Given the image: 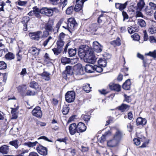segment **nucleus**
<instances>
[{"mask_svg": "<svg viewBox=\"0 0 156 156\" xmlns=\"http://www.w3.org/2000/svg\"><path fill=\"white\" fill-rule=\"evenodd\" d=\"M93 46L94 51L97 52H100L102 50L103 46L96 41L93 42Z\"/></svg>", "mask_w": 156, "mask_h": 156, "instance_id": "6e6552de", "label": "nucleus"}, {"mask_svg": "<svg viewBox=\"0 0 156 156\" xmlns=\"http://www.w3.org/2000/svg\"><path fill=\"white\" fill-rule=\"evenodd\" d=\"M78 59L77 58H73L72 59L69 58V63L72 64H74L76 63L78 61Z\"/></svg>", "mask_w": 156, "mask_h": 156, "instance_id": "864d4df0", "label": "nucleus"}, {"mask_svg": "<svg viewBox=\"0 0 156 156\" xmlns=\"http://www.w3.org/2000/svg\"><path fill=\"white\" fill-rule=\"evenodd\" d=\"M53 40V39L52 37L50 36L48 39L45 40L44 42L43 45L44 47H45L48 43H49L51 42Z\"/></svg>", "mask_w": 156, "mask_h": 156, "instance_id": "72a5a7b5", "label": "nucleus"}, {"mask_svg": "<svg viewBox=\"0 0 156 156\" xmlns=\"http://www.w3.org/2000/svg\"><path fill=\"white\" fill-rule=\"evenodd\" d=\"M131 37L133 40L136 41H139L140 39V36L136 33H135L131 35Z\"/></svg>", "mask_w": 156, "mask_h": 156, "instance_id": "37998d69", "label": "nucleus"}, {"mask_svg": "<svg viewBox=\"0 0 156 156\" xmlns=\"http://www.w3.org/2000/svg\"><path fill=\"white\" fill-rule=\"evenodd\" d=\"M35 94V92L34 91L30 90H28L26 94V95L27 96L34 95Z\"/></svg>", "mask_w": 156, "mask_h": 156, "instance_id": "bf43d9fd", "label": "nucleus"}, {"mask_svg": "<svg viewBox=\"0 0 156 156\" xmlns=\"http://www.w3.org/2000/svg\"><path fill=\"white\" fill-rule=\"evenodd\" d=\"M43 33L41 31H37L29 34V36L30 38L35 41H38L41 37H43Z\"/></svg>", "mask_w": 156, "mask_h": 156, "instance_id": "7ed1b4c3", "label": "nucleus"}, {"mask_svg": "<svg viewBox=\"0 0 156 156\" xmlns=\"http://www.w3.org/2000/svg\"><path fill=\"white\" fill-rule=\"evenodd\" d=\"M39 13L45 14L48 16H52V12L51 8H48L47 7L42 8L41 9H39Z\"/></svg>", "mask_w": 156, "mask_h": 156, "instance_id": "39448f33", "label": "nucleus"}, {"mask_svg": "<svg viewBox=\"0 0 156 156\" xmlns=\"http://www.w3.org/2000/svg\"><path fill=\"white\" fill-rule=\"evenodd\" d=\"M123 136L122 132L119 129H117L115 134L114 136V138L119 142L121 140Z\"/></svg>", "mask_w": 156, "mask_h": 156, "instance_id": "f8f14e48", "label": "nucleus"}, {"mask_svg": "<svg viewBox=\"0 0 156 156\" xmlns=\"http://www.w3.org/2000/svg\"><path fill=\"white\" fill-rule=\"evenodd\" d=\"M109 88L112 90L117 91H119L120 90L121 86L118 84L110 83L109 84Z\"/></svg>", "mask_w": 156, "mask_h": 156, "instance_id": "4468645a", "label": "nucleus"}, {"mask_svg": "<svg viewBox=\"0 0 156 156\" xmlns=\"http://www.w3.org/2000/svg\"><path fill=\"white\" fill-rule=\"evenodd\" d=\"M151 8V6H147L145 9V12L147 15H151L153 13V10Z\"/></svg>", "mask_w": 156, "mask_h": 156, "instance_id": "c756f323", "label": "nucleus"}, {"mask_svg": "<svg viewBox=\"0 0 156 156\" xmlns=\"http://www.w3.org/2000/svg\"><path fill=\"white\" fill-rule=\"evenodd\" d=\"M19 153L21 154H24L28 153L29 150H25L24 148H22L19 151Z\"/></svg>", "mask_w": 156, "mask_h": 156, "instance_id": "5fc2aeb1", "label": "nucleus"}, {"mask_svg": "<svg viewBox=\"0 0 156 156\" xmlns=\"http://www.w3.org/2000/svg\"><path fill=\"white\" fill-rule=\"evenodd\" d=\"M81 118L85 121L88 122L90 119V116L88 115H82Z\"/></svg>", "mask_w": 156, "mask_h": 156, "instance_id": "a18cd8bd", "label": "nucleus"}, {"mask_svg": "<svg viewBox=\"0 0 156 156\" xmlns=\"http://www.w3.org/2000/svg\"><path fill=\"white\" fill-rule=\"evenodd\" d=\"M85 69L87 73H93L94 71V66L90 65H87L85 67Z\"/></svg>", "mask_w": 156, "mask_h": 156, "instance_id": "4be33fe9", "label": "nucleus"}, {"mask_svg": "<svg viewBox=\"0 0 156 156\" xmlns=\"http://www.w3.org/2000/svg\"><path fill=\"white\" fill-rule=\"evenodd\" d=\"M27 89V86L26 85H23L19 86L18 87V90L20 92H22L24 91Z\"/></svg>", "mask_w": 156, "mask_h": 156, "instance_id": "49530a36", "label": "nucleus"}, {"mask_svg": "<svg viewBox=\"0 0 156 156\" xmlns=\"http://www.w3.org/2000/svg\"><path fill=\"white\" fill-rule=\"evenodd\" d=\"M147 123V120L145 119H143L141 117L137 118L136 120V124L137 126L139 125H145Z\"/></svg>", "mask_w": 156, "mask_h": 156, "instance_id": "2eb2a0df", "label": "nucleus"}, {"mask_svg": "<svg viewBox=\"0 0 156 156\" xmlns=\"http://www.w3.org/2000/svg\"><path fill=\"white\" fill-rule=\"evenodd\" d=\"M66 73L68 75H71L73 73L72 67L71 66H66Z\"/></svg>", "mask_w": 156, "mask_h": 156, "instance_id": "473e14b6", "label": "nucleus"}, {"mask_svg": "<svg viewBox=\"0 0 156 156\" xmlns=\"http://www.w3.org/2000/svg\"><path fill=\"white\" fill-rule=\"evenodd\" d=\"M9 151V146L4 145L0 147V152L3 154H7Z\"/></svg>", "mask_w": 156, "mask_h": 156, "instance_id": "a211bd4d", "label": "nucleus"}, {"mask_svg": "<svg viewBox=\"0 0 156 156\" xmlns=\"http://www.w3.org/2000/svg\"><path fill=\"white\" fill-rule=\"evenodd\" d=\"M133 141L134 142V144L136 145H140V140L138 138H135L133 139Z\"/></svg>", "mask_w": 156, "mask_h": 156, "instance_id": "0e129e2a", "label": "nucleus"}, {"mask_svg": "<svg viewBox=\"0 0 156 156\" xmlns=\"http://www.w3.org/2000/svg\"><path fill=\"white\" fill-rule=\"evenodd\" d=\"M145 55L150 56L154 58H156V51L154 50L152 52L150 51L148 53H146Z\"/></svg>", "mask_w": 156, "mask_h": 156, "instance_id": "c9c22d12", "label": "nucleus"}, {"mask_svg": "<svg viewBox=\"0 0 156 156\" xmlns=\"http://www.w3.org/2000/svg\"><path fill=\"white\" fill-rule=\"evenodd\" d=\"M74 9V8L73 6H71L69 7L67 9L66 12L67 14L70 15L72 13Z\"/></svg>", "mask_w": 156, "mask_h": 156, "instance_id": "79ce46f5", "label": "nucleus"}, {"mask_svg": "<svg viewBox=\"0 0 156 156\" xmlns=\"http://www.w3.org/2000/svg\"><path fill=\"white\" fill-rule=\"evenodd\" d=\"M6 64L3 61H0V69H5L6 68Z\"/></svg>", "mask_w": 156, "mask_h": 156, "instance_id": "8fccbe9b", "label": "nucleus"}, {"mask_svg": "<svg viewBox=\"0 0 156 156\" xmlns=\"http://www.w3.org/2000/svg\"><path fill=\"white\" fill-rule=\"evenodd\" d=\"M111 133V132L109 131L106 132L104 134L102 135L100 138L99 139L98 141H100L101 143L104 142L105 140L106 137H107L108 135H110Z\"/></svg>", "mask_w": 156, "mask_h": 156, "instance_id": "393cba45", "label": "nucleus"}, {"mask_svg": "<svg viewBox=\"0 0 156 156\" xmlns=\"http://www.w3.org/2000/svg\"><path fill=\"white\" fill-rule=\"evenodd\" d=\"M78 133L84 132L86 129V127L85 125L82 122H79L77 126Z\"/></svg>", "mask_w": 156, "mask_h": 156, "instance_id": "ddd939ff", "label": "nucleus"}, {"mask_svg": "<svg viewBox=\"0 0 156 156\" xmlns=\"http://www.w3.org/2000/svg\"><path fill=\"white\" fill-rule=\"evenodd\" d=\"M38 144V142L37 141H35L34 142H28L24 143V145L27 146L29 147H31L35 146Z\"/></svg>", "mask_w": 156, "mask_h": 156, "instance_id": "7c9ffc66", "label": "nucleus"}, {"mask_svg": "<svg viewBox=\"0 0 156 156\" xmlns=\"http://www.w3.org/2000/svg\"><path fill=\"white\" fill-rule=\"evenodd\" d=\"M145 5L144 0H140L137 3V10H142Z\"/></svg>", "mask_w": 156, "mask_h": 156, "instance_id": "412c9836", "label": "nucleus"}, {"mask_svg": "<svg viewBox=\"0 0 156 156\" xmlns=\"http://www.w3.org/2000/svg\"><path fill=\"white\" fill-rule=\"evenodd\" d=\"M130 106L126 104H123L119 107V109L122 112H124L126 110H128L130 108Z\"/></svg>", "mask_w": 156, "mask_h": 156, "instance_id": "bb28decb", "label": "nucleus"}, {"mask_svg": "<svg viewBox=\"0 0 156 156\" xmlns=\"http://www.w3.org/2000/svg\"><path fill=\"white\" fill-rule=\"evenodd\" d=\"M65 36L66 35L64 33H60V34L58 35V40H60L62 41H64V38Z\"/></svg>", "mask_w": 156, "mask_h": 156, "instance_id": "3c124183", "label": "nucleus"}, {"mask_svg": "<svg viewBox=\"0 0 156 156\" xmlns=\"http://www.w3.org/2000/svg\"><path fill=\"white\" fill-rule=\"evenodd\" d=\"M52 12V15L54 13L56 14H59L60 13V10L56 8H51Z\"/></svg>", "mask_w": 156, "mask_h": 156, "instance_id": "052dcab7", "label": "nucleus"}, {"mask_svg": "<svg viewBox=\"0 0 156 156\" xmlns=\"http://www.w3.org/2000/svg\"><path fill=\"white\" fill-rule=\"evenodd\" d=\"M136 12L135 16L136 17H141L142 18L144 17V15L140 11L141 10H137Z\"/></svg>", "mask_w": 156, "mask_h": 156, "instance_id": "09e8293b", "label": "nucleus"}, {"mask_svg": "<svg viewBox=\"0 0 156 156\" xmlns=\"http://www.w3.org/2000/svg\"><path fill=\"white\" fill-rule=\"evenodd\" d=\"M68 52L70 57L73 56L76 53V49L70 48L69 49Z\"/></svg>", "mask_w": 156, "mask_h": 156, "instance_id": "c85d7f7f", "label": "nucleus"}, {"mask_svg": "<svg viewBox=\"0 0 156 156\" xmlns=\"http://www.w3.org/2000/svg\"><path fill=\"white\" fill-rule=\"evenodd\" d=\"M65 23L66 25L63 26L62 27L70 32L73 31L77 25L75 19L73 18H69L67 22Z\"/></svg>", "mask_w": 156, "mask_h": 156, "instance_id": "f03ea898", "label": "nucleus"}, {"mask_svg": "<svg viewBox=\"0 0 156 156\" xmlns=\"http://www.w3.org/2000/svg\"><path fill=\"white\" fill-rule=\"evenodd\" d=\"M94 71L95 70L98 73H101L103 71V69L102 67L101 66H98L96 65L94 66Z\"/></svg>", "mask_w": 156, "mask_h": 156, "instance_id": "a19ab883", "label": "nucleus"}, {"mask_svg": "<svg viewBox=\"0 0 156 156\" xmlns=\"http://www.w3.org/2000/svg\"><path fill=\"white\" fill-rule=\"evenodd\" d=\"M122 15L123 17V21H124L126 19H127L129 18V16L126 12L124 11L122 12Z\"/></svg>", "mask_w": 156, "mask_h": 156, "instance_id": "680f3d73", "label": "nucleus"}, {"mask_svg": "<svg viewBox=\"0 0 156 156\" xmlns=\"http://www.w3.org/2000/svg\"><path fill=\"white\" fill-rule=\"evenodd\" d=\"M128 31L130 34H132L135 32L134 28L133 27H131L128 28Z\"/></svg>", "mask_w": 156, "mask_h": 156, "instance_id": "69168bd1", "label": "nucleus"}, {"mask_svg": "<svg viewBox=\"0 0 156 156\" xmlns=\"http://www.w3.org/2000/svg\"><path fill=\"white\" fill-rule=\"evenodd\" d=\"M149 6H151V8L153 10H155L156 9V4L152 2L149 3Z\"/></svg>", "mask_w": 156, "mask_h": 156, "instance_id": "774afa93", "label": "nucleus"}, {"mask_svg": "<svg viewBox=\"0 0 156 156\" xmlns=\"http://www.w3.org/2000/svg\"><path fill=\"white\" fill-rule=\"evenodd\" d=\"M17 3L20 5L23 6L26 4L27 2V1H21L20 0H18Z\"/></svg>", "mask_w": 156, "mask_h": 156, "instance_id": "e2e57ef3", "label": "nucleus"}, {"mask_svg": "<svg viewBox=\"0 0 156 156\" xmlns=\"http://www.w3.org/2000/svg\"><path fill=\"white\" fill-rule=\"evenodd\" d=\"M138 24L141 27H145L146 26L145 21L143 20L139 19L138 20Z\"/></svg>", "mask_w": 156, "mask_h": 156, "instance_id": "f704fd0d", "label": "nucleus"}, {"mask_svg": "<svg viewBox=\"0 0 156 156\" xmlns=\"http://www.w3.org/2000/svg\"><path fill=\"white\" fill-rule=\"evenodd\" d=\"M40 75L42 76V78L46 81H49L50 80V74L47 72L44 71Z\"/></svg>", "mask_w": 156, "mask_h": 156, "instance_id": "6ab92c4d", "label": "nucleus"}, {"mask_svg": "<svg viewBox=\"0 0 156 156\" xmlns=\"http://www.w3.org/2000/svg\"><path fill=\"white\" fill-rule=\"evenodd\" d=\"M130 81L129 79H128L123 84L122 87L123 89L126 90H129L130 88Z\"/></svg>", "mask_w": 156, "mask_h": 156, "instance_id": "aec40b11", "label": "nucleus"}, {"mask_svg": "<svg viewBox=\"0 0 156 156\" xmlns=\"http://www.w3.org/2000/svg\"><path fill=\"white\" fill-rule=\"evenodd\" d=\"M148 31L151 34H153L155 32V30L154 26H151L149 27Z\"/></svg>", "mask_w": 156, "mask_h": 156, "instance_id": "6e6d98bb", "label": "nucleus"}, {"mask_svg": "<svg viewBox=\"0 0 156 156\" xmlns=\"http://www.w3.org/2000/svg\"><path fill=\"white\" fill-rule=\"evenodd\" d=\"M69 58L66 57H62L61 59V62L64 65L69 63Z\"/></svg>", "mask_w": 156, "mask_h": 156, "instance_id": "ea45409f", "label": "nucleus"}, {"mask_svg": "<svg viewBox=\"0 0 156 156\" xmlns=\"http://www.w3.org/2000/svg\"><path fill=\"white\" fill-rule=\"evenodd\" d=\"M77 74L82 75L84 73L83 68L81 66L80 67L77 69Z\"/></svg>", "mask_w": 156, "mask_h": 156, "instance_id": "603ef678", "label": "nucleus"}, {"mask_svg": "<svg viewBox=\"0 0 156 156\" xmlns=\"http://www.w3.org/2000/svg\"><path fill=\"white\" fill-rule=\"evenodd\" d=\"M98 63L99 66L102 67H105L107 65V62L106 59L101 58L98 61Z\"/></svg>", "mask_w": 156, "mask_h": 156, "instance_id": "5701e85b", "label": "nucleus"}, {"mask_svg": "<svg viewBox=\"0 0 156 156\" xmlns=\"http://www.w3.org/2000/svg\"><path fill=\"white\" fill-rule=\"evenodd\" d=\"M10 144L14 146L16 148L18 147L19 142L18 140H16L9 142Z\"/></svg>", "mask_w": 156, "mask_h": 156, "instance_id": "2f4dec72", "label": "nucleus"}, {"mask_svg": "<svg viewBox=\"0 0 156 156\" xmlns=\"http://www.w3.org/2000/svg\"><path fill=\"white\" fill-rule=\"evenodd\" d=\"M36 150L37 152L41 155H45L47 154V149L41 145H39L37 147Z\"/></svg>", "mask_w": 156, "mask_h": 156, "instance_id": "0eeeda50", "label": "nucleus"}, {"mask_svg": "<svg viewBox=\"0 0 156 156\" xmlns=\"http://www.w3.org/2000/svg\"><path fill=\"white\" fill-rule=\"evenodd\" d=\"M14 54L11 52H9L5 55L6 59L8 60H11L13 59L14 58Z\"/></svg>", "mask_w": 156, "mask_h": 156, "instance_id": "cd10ccee", "label": "nucleus"}, {"mask_svg": "<svg viewBox=\"0 0 156 156\" xmlns=\"http://www.w3.org/2000/svg\"><path fill=\"white\" fill-rule=\"evenodd\" d=\"M77 127L76 124L75 123H72L70 125L69 130L71 135H74L76 133H78Z\"/></svg>", "mask_w": 156, "mask_h": 156, "instance_id": "9d476101", "label": "nucleus"}, {"mask_svg": "<svg viewBox=\"0 0 156 156\" xmlns=\"http://www.w3.org/2000/svg\"><path fill=\"white\" fill-rule=\"evenodd\" d=\"M127 127L128 130L129 132H131L133 129V125L131 123H128L127 125Z\"/></svg>", "mask_w": 156, "mask_h": 156, "instance_id": "4d7b16f0", "label": "nucleus"}, {"mask_svg": "<svg viewBox=\"0 0 156 156\" xmlns=\"http://www.w3.org/2000/svg\"><path fill=\"white\" fill-rule=\"evenodd\" d=\"M75 98V93L72 91H68L66 94V100L68 102L70 103L73 101Z\"/></svg>", "mask_w": 156, "mask_h": 156, "instance_id": "20e7f679", "label": "nucleus"}, {"mask_svg": "<svg viewBox=\"0 0 156 156\" xmlns=\"http://www.w3.org/2000/svg\"><path fill=\"white\" fill-rule=\"evenodd\" d=\"M149 40L151 43H156V39L153 36L150 37Z\"/></svg>", "mask_w": 156, "mask_h": 156, "instance_id": "338daca9", "label": "nucleus"}, {"mask_svg": "<svg viewBox=\"0 0 156 156\" xmlns=\"http://www.w3.org/2000/svg\"><path fill=\"white\" fill-rule=\"evenodd\" d=\"M53 23L52 21H49L45 26L46 30L49 31L53 29Z\"/></svg>", "mask_w": 156, "mask_h": 156, "instance_id": "b1692460", "label": "nucleus"}, {"mask_svg": "<svg viewBox=\"0 0 156 156\" xmlns=\"http://www.w3.org/2000/svg\"><path fill=\"white\" fill-rule=\"evenodd\" d=\"M69 110V108L66 105H64L63 107L62 112L63 114L66 115L68 113Z\"/></svg>", "mask_w": 156, "mask_h": 156, "instance_id": "e433bc0d", "label": "nucleus"}, {"mask_svg": "<svg viewBox=\"0 0 156 156\" xmlns=\"http://www.w3.org/2000/svg\"><path fill=\"white\" fill-rule=\"evenodd\" d=\"M110 43L114 46H115L116 45L119 46L121 44V43L119 40L113 41L111 42Z\"/></svg>", "mask_w": 156, "mask_h": 156, "instance_id": "58836bf2", "label": "nucleus"}, {"mask_svg": "<svg viewBox=\"0 0 156 156\" xmlns=\"http://www.w3.org/2000/svg\"><path fill=\"white\" fill-rule=\"evenodd\" d=\"M32 115L38 118H41L42 115V113L41 108L37 106L34 108L32 111Z\"/></svg>", "mask_w": 156, "mask_h": 156, "instance_id": "423d86ee", "label": "nucleus"}, {"mask_svg": "<svg viewBox=\"0 0 156 156\" xmlns=\"http://www.w3.org/2000/svg\"><path fill=\"white\" fill-rule=\"evenodd\" d=\"M78 54L81 58H83L85 62L91 64H94L96 62V58L94 55L93 52L87 45H84L79 49Z\"/></svg>", "mask_w": 156, "mask_h": 156, "instance_id": "f257e3e1", "label": "nucleus"}, {"mask_svg": "<svg viewBox=\"0 0 156 156\" xmlns=\"http://www.w3.org/2000/svg\"><path fill=\"white\" fill-rule=\"evenodd\" d=\"M30 53L35 56H37L39 53V49L35 47H31L29 50Z\"/></svg>", "mask_w": 156, "mask_h": 156, "instance_id": "f3484780", "label": "nucleus"}, {"mask_svg": "<svg viewBox=\"0 0 156 156\" xmlns=\"http://www.w3.org/2000/svg\"><path fill=\"white\" fill-rule=\"evenodd\" d=\"M128 1H126L124 3H115V7L116 9H119L120 11H122L126 7L128 3Z\"/></svg>", "mask_w": 156, "mask_h": 156, "instance_id": "1a4fd4ad", "label": "nucleus"}, {"mask_svg": "<svg viewBox=\"0 0 156 156\" xmlns=\"http://www.w3.org/2000/svg\"><path fill=\"white\" fill-rule=\"evenodd\" d=\"M28 15L33 16L34 14L35 16L38 18H41V15L39 13V8L37 7L33 8V11H31L28 13Z\"/></svg>", "mask_w": 156, "mask_h": 156, "instance_id": "9b49d317", "label": "nucleus"}, {"mask_svg": "<svg viewBox=\"0 0 156 156\" xmlns=\"http://www.w3.org/2000/svg\"><path fill=\"white\" fill-rule=\"evenodd\" d=\"M30 87L36 90H39L40 87L38 83L35 81H32L30 82Z\"/></svg>", "mask_w": 156, "mask_h": 156, "instance_id": "a878e982", "label": "nucleus"}, {"mask_svg": "<svg viewBox=\"0 0 156 156\" xmlns=\"http://www.w3.org/2000/svg\"><path fill=\"white\" fill-rule=\"evenodd\" d=\"M52 50L53 51L54 54L57 55L61 53V49L57 47V48H53Z\"/></svg>", "mask_w": 156, "mask_h": 156, "instance_id": "c03bdc74", "label": "nucleus"}, {"mask_svg": "<svg viewBox=\"0 0 156 156\" xmlns=\"http://www.w3.org/2000/svg\"><path fill=\"white\" fill-rule=\"evenodd\" d=\"M119 141L114 138L108 141L107 144L109 147H114L116 146L119 143Z\"/></svg>", "mask_w": 156, "mask_h": 156, "instance_id": "dca6fc26", "label": "nucleus"}, {"mask_svg": "<svg viewBox=\"0 0 156 156\" xmlns=\"http://www.w3.org/2000/svg\"><path fill=\"white\" fill-rule=\"evenodd\" d=\"M91 87H90V85L89 84H87L83 87V90L87 92H89L91 90Z\"/></svg>", "mask_w": 156, "mask_h": 156, "instance_id": "4c0bfd02", "label": "nucleus"}, {"mask_svg": "<svg viewBox=\"0 0 156 156\" xmlns=\"http://www.w3.org/2000/svg\"><path fill=\"white\" fill-rule=\"evenodd\" d=\"M124 96L125 97L124 101L128 103L131 101V99L130 96H128L126 94H124Z\"/></svg>", "mask_w": 156, "mask_h": 156, "instance_id": "13d9d810", "label": "nucleus"}, {"mask_svg": "<svg viewBox=\"0 0 156 156\" xmlns=\"http://www.w3.org/2000/svg\"><path fill=\"white\" fill-rule=\"evenodd\" d=\"M57 44L58 48L61 49V48L64 45V41H62L60 40H58L57 42Z\"/></svg>", "mask_w": 156, "mask_h": 156, "instance_id": "de8ad7c7", "label": "nucleus"}]
</instances>
